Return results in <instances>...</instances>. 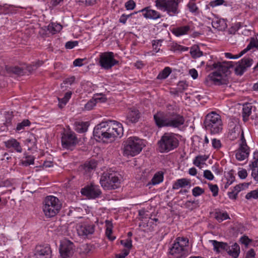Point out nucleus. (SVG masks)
I'll return each instance as SVG.
<instances>
[{
	"label": "nucleus",
	"instance_id": "57",
	"mask_svg": "<svg viewBox=\"0 0 258 258\" xmlns=\"http://www.w3.org/2000/svg\"><path fill=\"white\" fill-rule=\"evenodd\" d=\"M204 177L210 180H212L214 179V177L211 171L209 170H206L204 172Z\"/></svg>",
	"mask_w": 258,
	"mask_h": 258
},
{
	"label": "nucleus",
	"instance_id": "50",
	"mask_svg": "<svg viewBox=\"0 0 258 258\" xmlns=\"http://www.w3.org/2000/svg\"><path fill=\"white\" fill-rule=\"evenodd\" d=\"M209 187L210 190L213 193L214 197H216L218 194L219 188L216 184H212V183H208Z\"/></svg>",
	"mask_w": 258,
	"mask_h": 258
},
{
	"label": "nucleus",
	"instance_id": "3",
	"mask_svg": "<svg viewBox=\"0 0 258 258\" xmlns=\"http://www.w3.org/2000/svg\"><path fill=\"white\" fill-rule=\"evenodd\" d=\"M213 69H217V71L214 72L208 76L207 79L212 81L215 85H221L227 84L228 79L226 74L229 71L230 66L228 63L221 62L214 63L212 65Z\"/></svg>",
	"mask_w": 258,
	"mask_h": 258
},
{
	"label": "nucleus",
	"instance_id": "18",
	"mask_svg": "<svg viewBox=\"0 0 258 258\" xmlns=\"http://www.w3.org/2000/svg\"><path fill=\"white\" fill-rule=\"evenodd\" d=\"M95 226L93 225L81 224L77 226V232L80 236H87L94 232Z\"/></svg>",
	"mask_w": 258,
	"mask_h": 258
},
{
	"label": "nucleus",
	"instance_id": "35",
	"mask_svg": "<svg viewBox=\"0 0 258 258\" xmlns=\"http://www.w3.org/2000/svg\"><path fill=\"white\" fill-rule=\"evenodd\" d=\"M163 174L162 172H157L156 173L152 178L151 182L149 183H151L153 185H156L158 184L161 182L163 181Z\"/></svg>",
	"mask_w": 258,
	"mask_h": 258
},
{
	"label": "nucleus",
	"instance_id": "9",
	"mask_svg": "<svg viewBox=\"0 0 258 258\" xmlns=\"http://www.w3.org/2000/svg\"><path fill=\"white\" fill-rule=\"evenodd\" d=\"M156 6L159 10L166 11L171 16L178 13V0H156Z\"/></svg>",
	"mask_w": 258,
	"mask_h": 258
},
{
	"label": "nucleus",
	"instance_id": "55",
	"mask_svg": "<svg viewBox=\"0 0 258 258\" xmlns=\"http://www.w3.org/2000/svg\"><path fill=\"white\" fill-rule=\"evenodd\" d=\"M235 180V177L232 174H229V176L227 178V181L225 185V188H227L228 186L231 185Z\"/></svg>",
	"mask_w": 258,
	"mask_h": 258
},
{
	"label": "nucleus",
	"instance_id": "25",
	"mask_svg": "<svg viewBox=\"0 0 258 258\" xmlns=\"http://www.w3.org/2000/svg\"><path fill=\"white\" fill-rule=\"evenodd\" d=\"M139 118V111L136 109H132L128 112L126 116V120L128 123H136L138 121Z\"/></svg>",
	"mask_w": 258,
	"mask_h": 258
},
{
	"label": "nucleus",
	"instance_id": "59",
	"mask_svg": "<svg viewBox=\"0 0 258 258\" xmlns=\"http://www.w3.org/2000/svg\"><path fill=\"white\" fill-rule=\"evenodd\" d=\"M78 44V41H68L66 43L65 47L67 49H72Z\"/></svg>",
	"mask_w": 258,
	"mask_h": 258
},
{
	"label": "nucleus",
	"instance_id": "37",
	"mask_svg": "<svg viewBox=\"0 0 258 258\" xmlns=\"http://www.w3.org/2000/svg\"><path fill=\"white\" fill-rule=\"evenodd\" d=\"M253 48H258V41L253 37L250 38V42L247 47L243 50V52L245 53Z\"/></svg>",
	"mask_w": 258,
	"mask_h": 258
},
{
	"label": "nucleus",
	"instance_id": "27",
	"mask_svg": "<svg viewBox=\"0 0 258 258\" xmlns=\"http://www.w3.org/2000/svg\"><path fill=\"white\" fill-rule=\"evenodd\" d=\"M240 253V247L239 245L235 243L231 246L229 245L227 253L234 258H237Z\"/></svg>",
	"mask_w": 258,
	"mask_h": 258
},
{
	"label": "nucleus",
	"instance_id": "20",
	"mask_svg": "<svg viewBox=\"0 0 258 258\" xmlns=\"http://www.w3.org/2000/svg\"><path fill=\"white\" fill-rule=\"evenodd\" d=\"M249 167L251 170V175L258 181V151H255L253 154V160L249 164Z\"/></svg>",
	"mask_w": 258,
	"mask_h": 258
},
{
	"label": "nucleus",
	"instance_id": "47",
	"mask_svg": "<svg viewBox=\"0 0 258 258\" xmlns=\"http://www.w3.org/2000/svg\"><path fill=\"white\" fill-rule=\"evenodd\" d=\"M188 87V85L184 81H180L177 84V89L180 93L185 90Z\"/></svg>",
	"mask_w": 258,
	"mask_h": 258
},
{
	"label": "nucleus",
	"instance_id": "36",
	"mask_svg": "<svg viewBox=\"0 0 258 258\" xmlns=\"http://www.w3.org/2000/svg\"><path fill=\"white\" fill-rule=\"evenodd\" d=\"M184 207L189 210L192 211L199 207V202L198 200L187 201L184 204Z\"/></svg>",
	"mask_w": 258,
	"mask_h": 258
},
{
	"label": "nucleus",
	"instance_id": "4",
	"mask_svg": "<svg viewBox=\"0 0 258 258\" xmlns=\"http://www.w3.org/2000/svg\"><path fill=\"white\" fill-rule=\"evenodd\" d=\"M43 203V211L47 218L56 216L61 208V204L59 199L53 196L46 197Z\"/></svg>",
	"mask_w": 258,
	"mask_h": 258
},
{
	"label": "nucleus",
	"instance_id": "30",
	"mask_svg": "<svg viewBox=\"0 0 258 258\" xmlns=\"http://www.w3.org/2000/svg\"><path fill=\"white\" fill-rule=\"evenodd\" d=\"M189 184L190 182L185 178L179 179L173 183L172 189H178L179 188L184 187Z\"/></svg>",
	"mask_w": 258,
	"mask_h": 258
},
{
	"label": "nucleus",
	"instance_id": "33",
	"mask_svg": "<svg viewBox=\"0 0 258 258\" xmlns=\"http://www.w3.org/2000/svg\"><path fill=\"white\" fill-rule=\"evenodd\" d=\"M190 53L194 58H197L201 57L203 55V53L200 50L198 45H193L190 50Z\"/></svg>",
	"mask_w": 258,
	"mask_h": 258
},
{
	"label": "nucleus",
	"instance_id": "62",
	"mask_svg": "<svg viewBox=\"0 0 258 258\" xmlns=\"http://www.w3.org/2000/svg\"><path fill=\"white\" fill-rule=\"evenodd\" d=\"M75 77L74 76H72L70 78L66 79L63 82V83L64 84H69L71 85L75 81Z\"/></svg>",
	"mask_w": 258,
	"mask_h": 258
},
{
	"label": "nucleus",
	"instance_id": "26",
	"mask_svg": "<svg viewBox=\"0 0 258 258\" xmlns=\"http://www.w3.org/2000/svg\"><path fill=\"white\" fill-rule=\"evenodd\" d=\"M191 30L189 25L178 27L173 29L172 33L176 36L185 35Z\"/></svg>",
	"mask_w": 258,
	"mask_h": 258
},
{
	"label": "nucleus",
	"instance_id": "7",
	"mask_svg": "<svg viewBox=\"0 0 258 258\" xmlns=\"http://www.w3.org/2000/svg\"><path fill=\"white\" fill-rule=\"evenodd\" d=\"M143 146V143L141 139L136 137H130L125 142L123 154L126 156H134L140 153Z\"/></svg>",
	"mask_w": 258,
	"mask_h": 258
},
{
	"label": "nucleus",
	"instance_id": "1",
	"mask_svg": "<svg viewBox=\"0 0 258 258\" xmlns=\"http://www.w3.org/2000/svg\"><path fill=\"white\" fill-rule=\"evenodd\" d=\"M123 131L121 123L114 120H108L97 124L94 128L93 135L103 142H111L116 138H120Z\"/></svg>",
	"mask_w": 258,
	"mask_h": 258
},
{
	"label": "nucleus",
	"instance_id": "39",
	"mask_svg": "<svg viewBox=\"0 0 258 258\" xmlns=\"http://www.w3.org/2000/svg\"><path fill=\"white\" fill-rule=\"evenodd\" d=\"M208 158L207 155H198L196 157L194 160L193 163L197 167H200L201 164L203 163Z\"/></svg>",
	"mask_w": 258,
	"mask_h": 258
},
{
	"label": "nucleus",
	"instance_id": "48",
	"mask_svg": "<svg viewBox=\"0 0 258 258\" xmlns=\"http://www.w3.org/2000/svg\"><path fill=\"white\" fill-rule=\"evenodd\" d=\"M204 192V189L199 186L194 187L192 190V195L195 197H198Z\"/></svg>",
	"mask_w": 258,
	"mask_h": 258
},
{
	"label": "nucleus",
	"instance_id": "2",
	"mask_svg": "<svg viewBox=\"0 0 258 258\" xmlns=\"http://www.w3.org/2000/svg\"><path fill=\"white\" fill-rule=\"evenodd\" d=\"M188 239L178 237L170 247L169 258H185L189 253Z\"/></svg>",
	"mask_w": 258,
	"mask_h": 258
},
{
	"label": "nucleus",
	"instance_id": "40",
	"mask_svg": "<svg viewBox=\"0 0 258 258\" xmlns=\"http://www.w3.org/2000/svg\"><path fill=\"white\" fill-rule=\"evenodd\" d=\"M171 73V69L169 67L165 68L163 70L160 72L158 76L157 79H165L168 77V76Z\"/></svg>",
	"mask_w": 258,
	"mask_h": 258
},
{
	"label": "nucleus",
	"instance_id": "53",
	"mask_svg": "<svg viewBox=\"0 0 258 258\" xmlns=\"http://www.w3.org/2000/svg\"><path fill=\"white\" fill-rule=\"evenodd\" d=\"M137 13H138L137 12H135L131 13V14H129V15L122 14L120 16V17L119 19V22L121 23L125 24L126 23V20L128 18L131 17L132 16H133L135 14H137Z\"/></svg>",
	"mask_w": 258,
	"mask_h": 258
},
{
	"label": "nucleus",
	"instance_id": "29",
	"mask_svg": "<svg viewBox=\"0 0 258 258\" xmlns=\"http://www.w3.org/2000/svg\"><path fill=\"white\" fill-rule=\"evenodd\" d=\"M75 130L78 133H83L86 132L89 126L88 122L77 121L74 123Z\"/></svg>",
	"mask_w": 258,
	"mask_h": 258
},
{
	"label": "nucleus",
	"instance_id": "64",
	"mask_svg": "<svg viewBox=\"0 0 258 258\" xmlns=\"http://www.w3.org/2000/svg\"><path fill=\"white\" fill-rule=\"evenodd\" d=\"M255 255L254 250L250 249L247 252L245 258H254Z\"/></svg>",
	"mask_w": 258,
	"mask_h": 258
},
{
	"label": "nucleus",
	"instance_id": "23",
	"mask_svg": "<svg viewBox=\"0 0 258 258\" xmlns=\"http://www.w3.org/2000/svg\"><path fill=\"white\" fill-rule=\"evenodd\" d=\"M5 145L8 148H13L19 153L22 152V148L20 144L16 139H12L5 142Z\"/></svg>",
	"mask_w": 258,
	"mask_h": 258
},
{
	"label": "nucleus",
	"instance_id": "22",
	"mask_svg": "<svg viewBox=\"0 0 258 258\" xmlns=\"http://www.w3.org/2000/svg\"><path fill=\"white\" fill-rule=\"evenodd\" d=\"M210 242L213 246V249L217 253L227 252L229 248L228 244L224 242H219L215 240H210Z\"/></svg>",
	"mask_w": 258,
	"mask_h": 258
},
{
	"label": "nucleus",
	"instance_id": "17",
	"mask_svg": "<svg viewBox=\"0 0 258 258\" xmlns=\"http://www.w3.org/2000/svg\"><path fill=\"white\" fill-rule=\"evenodd\" d=\"M156 125L159 127H168V112L158 111L154 115Z\"/></svg>",
	"mask_w": 258,
	"mask_h": 258
},
{
	"label": "nucleus",
	"instance_id": "56",
	"mask_svg": "<svg viewBox=\"0 0 258 258\" xmlns=\"http://www.w3.org/2000/svg\"><path fill=\"white\" fill-rule=\"evenodd\" d=\"M187 7L189 9V10L191 13H195L198 10V7H197L195 2H189L187 5Z\"/></svg>",
	"mask_w": 258,
	"mask_h": 258
},
{
	"label": "nucleus",
	"instance_id": "45",
	"mask_svg": "<svg viewBox=\"0 0 258 258\" xmlns=\"http://www.w3.org/2000/svg\"><path fill=\"white\" fill-rule=\"evenodd\" d=\"M249 185V183H242L236 185L234 187V189L238 194L241 190L247 188Z\"/></svg>",
	"mask_w": 258,
	"mask_h": 258
},
{
	"label": "nucleus",
	"instance_id": "42",
	"mask_svg": "<svg viewBox=\"0 0 258 258\" xmlns=\"http://www.w3.org/2000/svg\"><path fill=\"white\" fill-rule=\"evenodd\" d=\"M30 124V122L29 120H24L22 122L18 123L16 130L18 131H20L22 130H24L25 126H29Z\"/></svg>",
	"mask_w": 258,
	"mask_h": 258
},
{
	"label": "nucleus",
	"instance_id": "52",
	"mask_svg": "<svg viewBox=\"0 0 258 258\" xmlns=\"http://www.w3.org/2000/svg\"><path fill=\"white\" fill-rule=\"evenodd\" d=\"M120 243L121 245H123L124 247L126 248V249H128L129 250L132 247V240L131 239L121 240L120 241Z\"/></svg>",
	"mask_w": 258,
	"mask_h": 258
},
{
	"label": "nucleus",
	"instance_id": "15",
	"mask_svg": "<svg viewBox=\"0 0 258 258\" xmlns=\"http://www.w3.org/2000/svg\"><path fill=\"white\" fill-rule=\"evenodd\" d=\"M81 194L89 199H95L101 194V191L98 185L91 184L81 189Z\"/></svg>",
	"mask_w": 258,
	"mask_h": 258
},
{
	"label": "nucleus",
	"instance_id": "51",
	"mask_svg": "<svg viewBox=\"0 0 258 258\" xmlns=\"http://www.w3.org/2000/svg\"><path fill=\"white\" fill-rule=\"evenodd\" d=\"M34 158L33 156H29L26 157L25 160L22 161L24 166H27L34 164Z\"/></svg>",
	"mask_w": 258,
	"mask_h": 258
},
{
	"label": "nucleus",
	"instance_id": "28",
	"mask_svg": "<svg viewBox=\"0 0 258 258\" xmlns=\"http://www.w3.org/2000/svg\"><path fill=\"white\" fill-rule=\"evenodd\" d=\"M97 165V162L94 160H91L89 162H86L82 166L84 173L87 174L94 170Z\"/></svg>",
	"mask_w": 258,
	"mask_h": 258
},
{
	"label": "nucleus",
	"instance_id": "14",
	"mask_svg": "<svg viewBox=\"0 0 258 258\" xmlns=\"http://www.w3.org/2000/svg\"><path fill=\"white\" fill-rule=\"evenodd\" d=\"M74 243L69 240H64L60 244L59 252L61 258H69L74 252Z\"/></svg>",
	"mask_w": 258,
	"mask_h": 258
},
{
	"label": "nucleus",
	"instance_id": "38",
	"mask_svg": "<svg viewBox=\"0 0 258 258\" xmlns=\"http://www.w3.org/2000/svg\"><path fill=\"white\" fill-rule=\"evenodd\" d=\"M62 26L58 23H51L48 25V30L53 34L59 32L62 29Z\"/></svg>",
	"mask_w": 258,
	"mask_h": 258
},
{
	"label": "nucleus",
	"instance_id": "21",
	"mask_svg": "<svg viewBox=\"0 0 258 258\" xmlns=\"http://www.w3.org/2000/svg\"><path fill=\"white\" fill-rule=\"evenodd\" d=\"M137 12L144 13L143 16L147 19L156 20L161 17V14L158 12L151 9L150 7H146Z\"/></svg>",
	"mask_w": 258,
	"mask_h": 258
},
{
	"label": "nucleus",
	"instance_id": "6",
	"mask_svg": "<svg viewBox=\"0 0 258 258\" xmlns=\"http://www.w3.org/2000/svg\"><path fill=\"white\" fill-rule=\"evenodd\" d=\"M159 150L161 153H167L177 147L179 142L176 135L172 133H166L158 142Z\"/></svg>",
	"mask_w": 258,
	"mask_h": 258
},
{
	"label": "nucleus",
	"instance_id": "5",
	"mask_svg": "<svg viewBox=\"0 0 258 258\" xmlns=\"http://www.w3.org/2000/svg\"><path fill=\"white\" fill-rule=\"evenodd\" d=\"M204 125L207 131L211 134H216L221 132L223 123L220 115L212 111L206 115Z\"/></svg>",
	"mask_w": 258,
	"mask_h": 258
},
{
	"label": "nucleus",
	"instance_id": "43",
	"mask_svg": "<svg viewBox=\"0 0 258 258\" xmlns=\"http://www.w3.org/2000/svg\"><path fill=\"white\" fill-rule=\"evenodd\" d=\"M161 42L159 40H153L152 41L153 51L154 52L152 53V55L155 54L156 53L160 51L159 46H161Z\"/></svg>",
	"mask_w": 258,
	"mask_h": 258
},
{
	"label": "nucleus",
	"instance_id": "34",
	"mask_svg": "<svg viewBox=\"0 0 258 258\" xmlns=\"http://www.w3.org/2000/svg\"><path fill=\"white\" fill-rule=\"evenodd\" d=\"M106 228V235L107 237L111 240H113L115 239L114 237L111 236L112 232V223L109 220L105 221Z\"/></svg>",
	"mask_w": 258,
	"mask_h": 258
},
{
	"label": "nucleus",
	"instance_id": "24",
	"mask_svg": "<svg viewBox=\"0 0 258 258\" xmlns=\"http://www.w3.org/2000/svg\"><path fill=\"white\" fill-rule=\"evenodd\" d=\"M212 25L213 28L219 31H223L227 28L226 22L223 19H215L213 20Z\"/></svg>",
	"mask_w": 258,
	"mask_h": 258
},
{
	"label": "nucleus",
	"instance_id": "16",
	"mask_svg": "<svg viewBox=\"0 0 258 258\" xmlns=\"http://www.w3.org/2000/svg\"><path fill=\"white\" fill-rule=\"evenodd\" d=\"M253 62V60L250 57H244L238 62V65L235 68L236 75L241 76L250 67Z\"/></svg>",
	"mask_w": 258,
	"mask_h": 258
},
{
	"label": "nucleus",
	"instance_id": "60",
	"mask_svg": "<svg viewBox=\"0 0 258 258\" xmlns=\"http://www.w3.org/2000/svg\"><path fill=\"white\" fill-rule=\"evenodd\" d=\"M238 175L241 179H245L247 176V172L246 169H242L238 172Z\"/></svg>",
	"mask_w": 258,
	"mask_h": 258
},
{
	"label": "nucleus",
	"instance_id": "19",
	"mask_svg": "<svg viewBox=\"0 0 258 258\" xmlns=\"http://www.w3.org/2000/svg\"><path fill=\"white\" fill-rule=\"evenodd\" d=\"M250 152L249 147L247 145H239L235 151V157L238 161H243L247 158Z\"/></svg>",
	"mask_w": 258,
	"mask_h": 258
},
{
	"label": "nucleus",
	"instance_id": "32",
	"mask_svg": "<svg viewBox=\"0 0 258 258\" xmlns=\"http://www.w3.org/2000/svg\"><path fill=\"white\" fill-rule=\"evenodd\" d=\"M6 70L8 73L13 74L17 75H23L24 70L18 67H6Z\"/></svg>",
	"mask_w": 258,
	"mask_h": 258
},
{
	"label": "nucleus",
	"instance_id": "58",
	"mask_svg": "<svg viewBox=\"0 0 258 258\" xmlns=\"http://www.w3.org/2000/svg\"><path fill=\"white\" fill-rule=\"evenodd\" d=\"M97 0H79V3L85 6H91L95 4Z\"/></svg>",
	"mask_w": 258,
	"mask_h": 258
},
{
	"label": "nucleus",
	"instance_id": "12",
	"mask_svg": "<svg viewBox=\"0 0 258 258\" xmlns=\"http://www.w3.org/2000/svg\"><path fill=\"white\" fill-rule=\"evenodd\" d=\"M34 256L35 258H51L52 250L49 245H37L34 250Z\"/></svg>",
	"mask_w": 258,
	"mask_h": 258
},
{
	"label": "nucleus",
	"instance_id": "41",
	"mask_svg": "<svg viewBox=\"0 0 258 258\" xmlns=\"http://www.w3.org/2000/svg\"><path fill=\"white\" fill-rule=\"evenodd\" d=\"M215 218L218 222H221L224 220L229 219V217L226 212H217L216 213Z\"/></svg>",
	"mask_w": 258,
	"mask_h": 258
},
{
	"label": "nucleus",
	"instance_id": "11",
	"mask_svg": "<svg viewBox=\"0 0 258 258\" xmlns=\"http://www.w3.org/2000/svg\"><path fill=\"white\" fill-rule=\"evenodd\" d=\"M99 63L101 68L109 70L118 64L119 61L114 59V55L112 52H105L100 53Z\"/></svg>",
	"mask_w": 258,
	"mask_h": 258
},
{
	"label": "nucleus",
	"instance_id": "8",
	"mask_svg": "<svg viewBox=\"0 0 258 258\" xmlns=\"http://www.w3.org/2000/svg\"><path fill=\"white\" fill-rule=\"evenodd\" d=\"M118 175L116 172H104L100 179L101 186L106 190L117 188L120 183Z\"/></svg>",
	"mask_w": 258,
	"mask_h": 258
},
{
	"label": "nucleus",
	"instance_id": "10",
	"mask_svg": "<svg viewBox=\"0 0 258 258\" xmlns=\"http://www.w3.org/2000/svg\"><path fill=\"white\" fill-rule=\"evenodd\" d=\"M78 143V139L74 132L69 130L62 134L61 144L63 148L73 150Z\"/></svg>",
	"mask_w": 258,
	"mask_h": 258
},
{
	"label": "nucleus",
	"instance_id": "61",
	"mask_svg": "<svg viewBox=\"0 0 258 258\" xmlns=\"http://www.w3.org/2000/svg\"><path fill=\"white\" fill-rule=\"evenodd\" d=\"M225 1L224 0H215L210 2V5L212 7L222 5Z\"/></svg>",
	"mask_w": 258,
	"mask_h": 258
},
{
	"label": "nucleus",
	"instance_id": "46",
	"mask_svg": "<svg viewBox=\"0 0 258 258\" xmlns=\"http://www.w3.org/2000/svg\"><path fill=\"white\" fill-rule=\"evenodd\" d=\"M43 63L42 61H39L32 65H29L26 67V70L30 73L35 70L38 67L41 66Z\"/></svg>",
	"mask_w": 258,
	"mask_h": 258
},
{
	"label": "nucleus",
	"instance_id": "54",
	"mask_svg": "<svg viewBox=\"0 0 258 258\" xmlns=\"http://www.w3.org/2000/svg\"><path fill=\"white\" fill-rule=\"evenodd\" d=\"M136 6V3L133 0H129L125 4V7L127 10H133Z\"/></svg>",
	"mask_w": 258,
	"mask_h": 258
},
{
	"label": "nucleus",
	"instance_id": "13",
	"mask_svg": "<svg viewBox=\"0 0 258 258\" xmlns=\"http://www.w3.org/2000/svg\"><path fill=\"white\" fill-rule=\"evenodd\" d=\"M168 127L178 128L184 123V117L174 112H168Z\"/></svg>",
	"mask_w": 258,
	"mask_h": 258
},
{
	"label": "nucleus",
	"instance_id": "49",
	"mask_svg": "<svg viewBox=\"0 0 258 258\" xmlns=\"http://www.w3.org/2000/svg\"><path fill=\"white\" fill-rule=\"evenodd\" d=\"M96 99H91L85 104V108L87 110H91L96 105Z\"/></svg>",
	"mask_w": 258,
	"mask_h": 258
},
{
	"label": "nucleus",
	"instance_id": "63",
	"mask_svg": "<svg viewBox=\"0 0 258 258\" xmlns=\"http://www.w3.org/2000/svg\"><path fill=\"white\" fill-rule=\"evenodd\" d=\"M212 146L215 149H218L221 147V143L220 140L216 139L212 140Z\"/></svg>",
	"mask_w": 258,
	"mask_h": 258
},
{
	"label": "nucleus",
	"instance_id": "44",
	"mask_svg": "<svg viewBox=\"0 0 258 258\" xmlns=\"http://www.w3.org/2000/svg\"><path fill=\"white\" fill-rule=\"evenodd\" d=\"M245 198L247 200L252 198L254 199H258V188L248 192L245 196Z\"/></svg>",
	"mask_w": 258,
	"mask_h": 258
},
{
	"label": "nucleus",
	"instance_id": "31",
	"mask_svg": "<svg viewBox=\"0 0 258 258\" xmlns=\"http://www.w3.org/2000/svg\"><path fill=\"white\" fill-rule=\"evenodd\" d=\"M252 105L250 103L243 105L242 116L244 121H246L248 119V117L251 113Z\"/></svg>",
	"mask_w": 258,
	"mask_h": 258
}]
</instances>
